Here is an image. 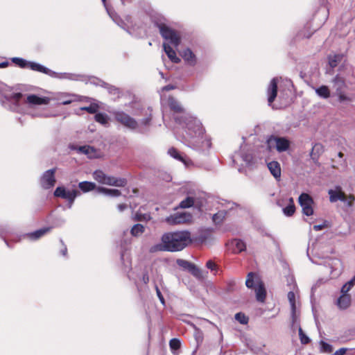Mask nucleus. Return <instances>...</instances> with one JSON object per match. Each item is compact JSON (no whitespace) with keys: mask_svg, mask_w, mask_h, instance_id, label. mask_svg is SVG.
<instances>
[{"mask_svg":"<svg viewBox=\"0 0 355 355\" xmlns=\"http://www.w3.org/2000/svg\"><path fill=\"white\" fill-rule=\"evenodd\" d=\"M158 28L162 37L171 45L178 47L180 43V37L174 30L165 24H158Z\"/></svg>","mask_w":355,"mask_h":355,"instance_id":"0eeeda50","label":"nucleus"},{"mask_svg":"<svg viewBox=\"0 0 355 355\" xmlns=\"http://www.w3.org/2000/svg\"><path fill=\"white\" fill-rule=\"evenodd\" d=\"M12 62L15 64L18 65L19 67H20L21 68H29L33 71H39L47 74L51 77L58 78L60 79H69L73 80H78V76L76 74L69 73H58L39 63L27 61L21 58H12Z\"/></svg>","mask_w":355,"mask_h":355,"instance_id":"7ed1b4c3","label":"nucleus"},{"mask_svg":"<svg viewBox=\"0 0 355 355\" xmlns=\"http://www.w3.org/2000/svg\"><path fill=\"white\" fill-rule=\"evenodd\" d=\"M155 289L156 291V294H157V297L159 298L160 302L163 304V305H165V300L164 298V296L162 295L159 288H158V286L157 284L155 285Z\"/></svg>","mask_w":355,"mask_h":355,"instance_id":"5fc2aeb1","label":"nucleus"},{"mask_svg":"<svg viewBox=\"0 0 355 355\" xmlns=\"http://www.w3.org/2000/svg\"><path fill=\"white\" fill-rule=\"evenodd\" d=\"M267 143L270 148L275 146L279 153L286 151L291 144L290 141L287 138L273 135L268 138Z\"/></svg>","mask_w":355,"mask_h":355,"instance_id":"1a4fd4ad","label":"nucleus"},{"mask_svg":"<svg viewBox=\"0 0 355 355\" xmlns=\"http://www.w3.org/2000/svg\"><path fill=\"white\" fill-rule=\"evenodd\" d=\"M126 183L127 181L124 178H116L107 175H105V178L103 182L104 184L115 187H125Z\"/></svg>","mask_w":355,"mask_h":355,"instance_id":"b1692460","label":"nucleus"},{"mask_svg":"<svg viewBox=\"0 0 355 355\" xmlns=\"http://www.w3.org/2000/svg\"><path fill=\"white\" fill-rule=\"evenodd\" d=\"M277 83H278V78H274L271 80L268 89H267V94H268V101L269 105H270L275 99L277 94Z\"/></svg>","mask_w":355,"mask_h":355,"instance_id":"a211bd4d","label":"nucleus"},{"mask_svg":"<svg viewBox=\"0 0 355 355\" xmlns=\"http://www.w3.org/2000/svg\"><path fill=\"white\" fill-rule=\"evenodd\" d=\"M115 119L131 130H136L139 128L138 121L123 112H116L114 113Z\"/></svg>","mask_w":355,"mask_h":355,"instance_id":"6e6552de","label":"nucleus"},{"mask_svg":"<svg viewBox=\"0 0 355 355\" xmlns=\"http://www.w3.org/2000/svg\"><path fill=\"white\" fill-rule=\"evenodd\" d=\"M74 149L82 154L87 155L89 158L93 157L95 152L94 148L90 146H78L77 148H74Z\"/></svg>","mask_w":355,"mask_h":355,"instance_id":"473e14b6","label":"nucleus"},{"mask_svg":"<svg viewBox=\"0 0 355 355\" xmlns=\"http://www.w3.org/2000/svg\"><path fill=\"white\" fill-rule=\"evenodd\" d=\"M255 275L253 272H249L247 276V279L245 281V285L248 288H252L254 287V277Z\"/></svg>","mask_w":355,"mask_h":355,"instance_id":"3c124183","label":"nucleus"},{"mask_svg":"<svg viewBox=\"0 0 355 355\" xmlns=\"http://www.w3.org/2000/svg\"><path fill=\"white\" fill-rule=\"evenodd\" d=\"M355 284V275L341 288L342 293H347Z\"/></svg>","mask_w":355,"mask_h":355,"instance_id":"49530a36","label":"nucleus"},{"mask_svg":"<svg viewBox=\"0 0 355 355\" xmlns=\"http://www.w3.org/2000/svg\"><path fill=\"white\" fill-rule=\"evenodd\" d=\"M144 117L139 121V128L137 131L139 133L144 134L148 132L149 127L152 121V110L148 108L144 114Z\"/></svg>","mask_w":355,"mask_h":355,"instance_id":"2eb2a0df","label":"nucleus"},{"mask_svg":"<svg viewBox=\"0 0 355 355\" xmlns=\"http://www.w3.org/2000/svg\"><path fill=\"white\" fill-rule=\"evenodd\" d=\"M256 299L258 302H263L266 297V291L264 285L261 283L259 284L255 288Z\"/></svg>","mask_w":355,"mask_h":355,"instance_id":"7c9ffc66","label":"nucleus"},{"mask_svg":"<svg viewBox=\"0 0 355 355\" xmlns=\"http://www.w3.org/2000/svg\"><path fill=\"white\" fill-rule=\"evenodd\" d=\"M320 352L323 353H331L333 351V347L329 343L321 340L320 343Z\"/></svg>","mask_w":355,"mask_h":355,"instance_id":"09e8293b","label":"nucleus"},{"mask_svg":"<svg viewBox=\"0 0 355 355\" xmlns=\"http://www.w3.org/2000/svg\"><path fill=\"white\" fill-rule=\"evenodd\" d=\"M168 153L173 158L182 162L186 166H188L191 163V161L186 155L180 153L175 148H169Z\"/></svg>","mask_w":355,"mask_h":355,"instance_id":"aec40b11","label":"nucleus"},{"mask_svg":"<svg viewBox=\"0 0 355 355\" xmlns=\"http://www.w3.org/2000/svg\"><path fill=\"white\" fill-rule=\"evenodd\" d=\"M75 95H72L67 93H61L58 95L56 99L59 101L60 104L62 105H69L75 101Z\"/></svg>","mask_w":355,"mask_h":355,"instance_id":"cd10ccee","label":"nucleus"},{"mask_svg":"<svg viewBox=\"0 0 355 355\" xmlns=\"http://www.w3.org/2000/svg\"><path fill=\"white\" fill-rule=\"evenodd\" d=\"M98 191L100 193H103L105 195L110 196H119L121 194V192L118 189H106L103 187H99L98 189Z\"/></svg>","mask_w":355,"mask_h":355,"instance_id":"4c0bfd02","label":"nucleus"},{"mask_svg":"<svg viewBox=\"0 0 355 355\" xmlns=\"http://www.w3.org/2000/svg\"><path fill=\"white\" fill-rule=\"evenodd\" d=\"M351 297L347 293H343L337 300V304L341 309H345L350 305Z\"/></svg>","mask_w":355,"mask_h":355,"instance_id":"c85d7f7f","label":"nucleus"},{"mask_svg":"<svg viewBox=\"0 0 355 355\" xmlns=\"http://www.w3.org/2000/svg\"><path fill=\"white\" fill-rule=\"evenodd\" d=\"M295 211V207L292 198H290V204L283 209V213L286 216H291Z\"/></svg>","mask_w":355,"mask_h":355,"instance_id":"ea45409f","label":"nucleus"},{"mask_svg":"<svg viewBox=\"0 0 355 355\" xmlns=\"http://www.w3.org/2000/svg\"><path fill=\"white\" fill-rule=\"evenodd\" d=\"M336 94L340 103H350L353 101V98L346 95L343 91L338 92Z\"/></svg>","mask_w":355,"mask_h":355,"instance_id":"79ce46f5","label":"nucleus"},{"mask_svg":"<svg viewBox=\"0 0 355 355\" xmlns=\"http://www.w3.org/2000/svg\"><path fill=\"white\" fill-rule=\"evenodd\" d=\"M81 109L83 110L88 112L89 113L94 114L97 112L98 106H96V105H90L89 106L84 107H82Z\"/></svg>","mask_w":355,"mask_h":355,"instance_id":"864d4df0","label":"nucleus"},{"mask_svg":"<svg viewBox=\"0 0 355 355\" xmlns=\"http://www.w3.org/2000/svg\"><path fill=\"white\" fill-rule=\"evenodd\" d=\"M56 168H51L43 173L40 179V184L44 189H50L53 188L56 182L55 173Z\"/></svg>","mask_w":355,"mask_h":355,"instance_id":"9d476101","label":"nucleus"},{"mask_svg":"<svg viewBox=\"0 0 355 355\" xmlns=\"http://www.w3.org/2000/svg\"><path fill=\"white\" fill-rule=\"evenodd\" d=\"M53 195L55 197L61 198L67 200L72 198H77L80 195V192L76 189L67 190L64 187H58L54 191Z\"/></svg>","mask_w":355,"mask_h":355,"instance_id":"4468645a","label":"nucleus"},{"mask_svg":"<svg viewBox=\"0 0 355 355\" xmlns=\"http://www.w3.org/2000/svg\"><path fill=\"white\" fill-rule=\"evenodd\" d=\"M94 119L96 121L103 125H106L108 123L109 117L105 113L99 112L96 114Z\"/></svg>","mask_w":355,"mask_h":355,"instance_id":"58836bf2","label":"nucleus"},{"mask_svg":"<svg viewBox=\"0 0 355 355\" xmlns=\"http://www.w3.org/2000/svg\"><path fill=\"white\" fill-rule=\"evenodd\" d=\"M175 88H176V87L173 85H168L163 87L162 88V91H170V90L174 89Z\"/></svg>","mask_w":355,"mask_h":355,"instance_id":"bf43d9fd","label":"nucleus"},{"mask_svg":"<svg viewBox=\"0 0 355 355\" xmlns=\"http://www.w3.org/2000/svg\"><path fill=\"white\" fill-rule=\"evenodd\" d=\"M321 149H322V146L320 144H316L313 146L311 152L310 153V156L314 162L318 160V157H319V153H320V151Z\"/></svg>","mask_w":355,"mask_h":355,"instance_id":"a19ab883","label":"nucleus"},{"mask_svg":"<svg viewBox=\"0 0 355 355\" xmlns=\"http://www.w3.org/2000/svg\"><path fill=\"white\" fill-rule=\"evenodd\" d=\"M328 193L331 202H336L338 200H340L348 207H352L355 200V197L353 195L347 196L340 187H337L335 189H329Z\"/></svg>","mask_w":355,"mask_h":355,"instance_id":"423d86ee","label":"nucleus"},{"mask_svg":"<svg viewBox=\"0 0 355 355\" xmlns=\"http://www.w3.org/2000/svg\"><path fill=\"white\" fill-rule=\"evenodd\" d=\"M176 263L184 270H188L192 275L197 278L202 277V272L193 263L182 259H178Z\"/></svg>","mask_w":355,"mask_h":355,"instance_id":"ddd939ff","label":"nucleus"},{"mask_svg":"<svg viewBox=\"0 0 355 355\" xmlns=\"http://www.w3.org/2000/svg\"><path fill=\"white\" fill-rule=\"evenodd\" d=\"M180 55L187 65L194 67L197 64V57L189 48L184 49Z\"/></svg>","mask_w":355,"mask_h":355,"instance_id":"f3484780","label":"nucleus"},{"mask_svg":"<svg viewBox=\"0 0 355 355\" xmlns=\"http://www.w3.org/2000/svg\"><path fill=\"white\" fill-rule=\"evenodd\" d=\"M21 93H15L10 87L0 83V103L5 108L12 112H21Z\"/></svg>","mask_w":355,"mask_h":355,"instance_id":"20e7f679","label":"nucleus"},{"mask_svg":"<svg viewBox=\"0 0 355 355\" xmlns=\"http://www.w3.org/2000/svg\"><path fill=\"white\" fill-rule=\"evenodd\" d=\"M234 318L242 324H246L248 322V318L241 312L236 313Z\"/></svg>","mask_w":355,"mask_h":355,"instance_id":"8fccbe9b","label":"nucleus"},{"mask_svg":"<svg viewBox=\"0 0 355 355\" xmlns=\"http://www.w3.org/2000/svg\"><path fill=\"white\" fill-rule=\"evenodd\" d=\"M295 325H296V327H299V336H300L301 343L302 344L309 343L310 342L309 338L304 334L302 328L298 325L297 322H295V324L294 325L292 324L293 327H295Z\"/></svg>","mask_w":355,"mask_h":355,"instance_id":"a18cd8bd","label":"nucleus"},{"mask_svg":"<svg viewBox=\"0 0 355 355\" xmlns=\"http://www.w3.org/2000/svg\"><path fill=\"white\" fill-rule=\"evenodd\" d=\"M347 349V348H340L335 352L334 355H344Z\"/></svg>","mask_w":355,"mask_h":355,"instance_id":"4d7b16f0","label":"nucleus"},{"mask_svg":"<svg viewBox=\"0 0 355 355\" xmlns=\"http://www.w3.org/2000/svg\"><path fill=\"white\" fill-rule=\"evenodd\" d=\"M227 205V209L219 210L217 213L213 215L212 220L215 224L222 223L228 211L233 209L234 203L228 202Z\"/></svg>","mask_w":355,"mask_h":355,"instance_id":"4be33fe9","label":"nucleus"},{"mask_svg":"<svg viewBox=\"0 0 355 355\" xmlns=\"http://www.w3.org/2000/svg\"><path fill=\"white\" fill-rule=\"evenodd\" d=\"M26 102L31 105H47L49 103L48 97H40L35 94L28 95Z\"/></svg>","mask_w":355,"mask_h":355,"instance_id":"412c9836","label":"nucleus"},{"mask_svg":"<svg viewBox=\"0 0 355 355\" xmlns=\"http://www.w3.org/2000/svg\"><path fill=\"white\" fill-rule=\"evenodd\" d=\"M160 243L152 245L149 252H178L182 250L191 243V233L187 230L164 233L161 237Z\"/></svg>","mask_w":355,"mask_h":355,"instance_id":"f03ea898","label":"nucleus"},{"mask_svg":"<svg viewBox=\"0 0 355 355\" xmlns=\"http://www.w3.org/2000/svg\"><path fill=\"white\" fill-rule=\"evenodd\" d=\"M76 198H72L71 199L67 200V202H68L67 206L69 209L71 208Z\"/></svg>","mask_w":355,"mask_h":355,"instance_id":"69168bd1","label":"nucleus"},{"mask_svg":"<svg viewBox=\"0 0 355 355\" xmlns=\"http://www.w3.org/2000/svg\"><path fill=\"white\" fill-rule=\"evenodd\" d=\"M288 300L289 301L291 309V318L293 322V325L297 322L298 320L297 313H296V304H295V295L294 292L290 291L288 293Z\"/></svg>","mask_w":355,"mask_h":355,"instance_id":"5701e85b","label":"nucleus"},{"mask_svg":"<svg viewBox=\"0 0 355 355\" xmlns=\"http://www.w3.org/2000/svg\"><path fill=\"white\" fill-rule=\"evenodd\" d=\"M334 86L336 89V93L343 90L345 87V80L343 78L337 75L333 80Z\"/></svg>","mask_w":355,"mask_h":355,"instance_id":"e433bc0d","label":"nucleus"},{"mask_svg":"<svg viewBox=\"0 0 355 355\" xmlns=\"http://www.w3.org/2000/svg\"><path fill=\"white\" fill-rule=\"evenodd\" d=\"M79 189L84 193L91 191L96 187V184L94 182L84 181L78 184Z\"/></svg>","mask_w":355,"mask_h":355,"instance_id":"f704fd0d","label":"nucleus"},{"mask_svg":"<svg viewBox=\"0 0 355 355\" xmlns=\"http://www.w3.org/2000/svg\"><path fill=\"white\" fill-rule=\"evenodd\" d=\"M101 85L106 88L110 94L119 96L120 93L119 89L116 87L110 85L105 82H102Z\"/></svg>","mask_w":355,"mask_h":355,"instance_id":"c03bdc74","label":"nucleus"},{"mask_svg":"<svg viewBox=\"0 0 355 355\" xmlns=\"http://www.w3.org/2000/svg\"><path fill=\"white\" fill-rule=\"evenodd\" d=\"M167 105L173 113V119L181 129L179 137L181 141L188 147L200 153H206L211 147L210 139L200 121L187 112L182 103L175 97L169 96Z\"/></svg>","mask_w":355,"mask_h":355,"instance_id":"f257e3e1","label":"nucleus"},{"mask_svg":"<svg viewBox=\"0 0 355 355\" xmlns=\"http://www.w3.org/2000/svg\"><path fill=\"white\" fill-rule=\"evenodd\" d=\"M299 203L302 207V213L307 216H311L313 214V200L307 193H303L299 196Z\"/></svg>","mask_w":355,"mask_h":355,"instance_id":"f8f14e48","label":"nucleus"},{"mask_svg":"<svg viewBox=\"0 0 355 355\" xmlns=\"http://www.w3.org/2000/svg\"><path fill=\"white\" fill-rule=\"evenodd\" d=\"M325 266L331 269V273L337 276L341 272V262L338 259H329L325 261Z\"/></svg>","mask_w":355,"mask_h":355,"instance_id":"6ab92c4d","label":"nucleus"},{"mask_svg":"<svg viewBox=\"0 0 355 355\" xmlns=\"http://www.w3.org/2000/svg\"><path fill=\"white\" fill-rule=\"evenodd\" d=\"M316 94L324 99L328 98L330 96V90L327 86L322 85L315 89Z\"/></svg>","mask_w":355,"mask_h":355,"instance_id":"2f4dec72","label":"nucleus"},{"mask_svg":"<svg viewBox=\"0 0 355 355\" xmlns=\"http://www.w3.org/2000/svg\"><path fill=\"white\" fill-rule=\"evenodd\" d=\"M51 227H44L33 232L28 234L27 237L32 241H35L45 235L46 233L50 232Z\"/></svg>","mask_w":355,"mask_h":355,"instance_id":"bb28decb","label":"nucleus"},{"mask_svg":"<svg viewBox=\"0 0 355 355\" xmlns=\"http://www.w3.org/2000/svg\"><path fill=\"white\" fill-rule=\"evenodd\" d=\"M343 58L342 54H334L328 56L329 64L331 68L336 67Z\"/></svg>","mask_w":355,"mask_h":355,"instance_id":"72a5a7b5","label":"nucleus"},{"mask_svg":"<svg viewBox=\"0 0 355 355\" xmlns=\"http://www.w3.org/2000/svg\"><path fill=\"white\" fill-rule=\"evenodd\" d=\"M206 266L207 267V268L210 269L211 271H217V270H218V266L211 260H209L207 262Z\"/></svg>","mask_w":355,"mask_h":355,"instance_id":"6e6d98bb","label":"nucleus"},{"mask_svg":"<svg viewBox=\"0 0 355 355\" xmlns=\"http://www.w3.org/2000/svg\"><path fill=\"white\" fill-rule=\"evenodd\" d=\"M127 24L128 25V24H132V21H131V17L129 16V15H127L125 18V20H124Z\"/></svg>","mask_w":355,"mask_h":355,"instance_id":"338daca9","label":"nucleus"},{"mask_svg":"<svg viewBox=\"0 0 355 355\" xmlns=\"http://www.w3.org/2000/svg\"><path fill=\"white\" fill-rule=\"evenodd\" d=\"M105 7V9L109 15V16L112 18V19L121 28L128 31V29L129 26L127 23L114 12L112 9L110 8L106 4V0H101Z\"/></svg>","mask_w":355,"mask_h":355,"instance_id":"dca6fc26","label":"nucleus"},{"mask_svg":"<svg viewBox=\"0 0 355 355\" xmlns=\"http://www.w3.org/2000/svg\"><path fill=\"white\" fill-rule=\"evenodd\" d=\"M232 161L239 167H253L257 162V157L251 146L243 144L239 150L233 155ZM239 171L241 172V168H239Z\"/></svg>","mask_w":355,"mask_h":355,"instance_id":"39448f33","label":"nucleus"},{"mask_svg":"<svg viewBox=\"0 0 355 355\" xmlns=\"http://www.w3.org/2000/svg\"><path fill=\"white\" fill-rule=\"evenodd\" d=\"M325 226H326V225L324 223V224H321V225H315L313 227V228L315 231H320V230H322Z\"/></svg>","mask_w":355,"mask_h":355,"instance_id":"680f3d73","label":"nucleus"},{"mask_svg":"<svg viewBox=\"0 0 355 355\" xmlns=\"http://www.w3.org/2000/svg\"><path fill=\"white\" fill-rule=\"evenodd\" d=\"M93 177L95 180L98 182L99 183L103 184L105 178V174L102 171H96L93 173Z\"/></svg>","mask_w":355,"mask_h":355,"instance_id":"de8ad7c7","label":"nucleus"},{"mask_svg":"<svg viewBox=\"0 0 355 355\" xmlns=\"http://www.w3.org/2000/svg\"><path fill=\"white\" fill-rule=\"evenodd\" d=\"M141 281L145 284H147L149 282V276L148 272H144L142 275Z\"/></svg>","mask_w":355,"mask_h":355,"instance_id":"13d9d810","label":"nucleus"},{"mask_svg":"<svg viewBox=\"0 0 355 355\" xmlns=\"http://www.w3.org/2000/svg\"><path fill=\"white\" fill-rule=\"evenodd\" d=\"M163 48L168 58L173 62L178 63L180 62V59L176 55L175 50L170 46L169 44L164 43Z\"/></svg>","mask_w":355,"mask_h":355,"instance_id":"a878e982","label":"nucleus"},{"mask_svg":"<svg viewBox=\"0 0 355 355\" xmlns=\"http://www.w3.org/2000/svg\"><path fill=\"white\" fill-rule=\"evenodd\" d=\"M60 242L63 245V248L60 250V253L62 256H66L67 252V247L64 245L63 241L62 239L60 240Z\"/></svg>","mask_w":355,"mask_h":355,"instance_id":"0e129e2a","label":"nucleus"},{"mask_svg":"<svg viewBox=\"0 0 355 355\" xmlns=\"http://www.w3.org/2000/svg\"><path fill=\"white\" fill-rule=\"evenodd\" d=\"M194 204V198L193 197L188 196L184 200L180 202V207L182 209L189 208Z\"/></svg>","mask_w":355,"mask_h":355,"instance_id":"37998d69","label":"nucleus"},{"mask_svg":"<svg viewBox=\"0 0 355 355\" xmlns=\"http://www.w3.org/2000/svg\"><path fill=\"white\" fill-rule=\"evenodd\" d=\"M8 62H0V68H5L8 66Z\"/></svg>","mask_w":355,"mask_h":355,"instance_id":"774afa93","label":"nucleus"},{"mask_svg":"<svg viewBox=\"0 0 355 355\" xmlns=\"http://www.w3.org/2000/svg\"><path fill=\"white\" fill-rule=\"evenodd\" d=\"M145 228L143 225L137 223L134 225L131 230L130 234L132 236L138 237L140 236L144 232Z\"/></svg>","mask_w":355,"mask_h":355,"instance_id":"c9c22d12","label":"nucleus"},{"mask_svg":"<svg viewBox=\"0 0 355 355\" xmlns=\"http://www.w3.org/2000/svg\"><path fill=\"white\" fill-rule=\"evenodd\" d=\"M180 341L178 338H172L169 342V346L171 349L176 350L180 347Z\"/></svg>","mask_w":355,"mask_h":355,"instance_id":"603ef678","label":"nucleus"},{"mask_svg":"<svg viewBox=\"0 0 355 355\" xmlns=\"http://www.w3.org/2000/svg\"><path fill=\"white\" fill-rule=\"evenodd\" d=\"M192 215L187 211L177 212L166 217L165 221L171 225L186 223L191 221Z\"/></svg>","mask_w":355,"mask_h":355,"instance_id":"9b49d317","label":"nucleus"},{"mask_svg":"<svg viewBox=\"0 0 355 355\" xmlns=\"http://www.w3.org/2000/svg\"><path fill=\"white\" fill-rule=\"evenodd\" d=\"M148 218H149V216L136 214V220H146Z\"/></svg>","mask_w":355,"mask_h":355,"instance_id":"052dcab7","label":"nucleus"},{"mask_svg":"<svg viewBox=\"0 0 355 355\" xmlns=\"http://www.w3.org/2000/svg\"><path fill=\"white\" fill-rule=\"evenodd\" d=\"M231 244L234 248L233 251L234 253H241L246 249V244L241 239H235L232 241Z\"/></svg>","mask_w":355,"mask_h":355,"instance_id":"c756f323","label":"nucleus"},{"mask_svg":"<svg viewBox=\"0 0 355 355\" xmlns=\"http://www.w3.org/2000/svg\"><path fill=\"white\" fill-rule=\"evenodd\" d=\"M268 168L270 173L276 180H279L281 177V167L278 162L272 161L268 163Z\"/></svg>","mask_w":355,"mask_h":355,"instance_id":"393cba45","label":"nucleus"},{"mask_svg":"<svg viewBox=\"0 0 355 355\" xmlns=\"http://www.w3.org/2000/svg\"><path fill=\"white\" fill-rule=\"evenodd\" d=\"M128 206L126 204H119L117 206V209L120 212L123 211L125 209H127Z\"/></svg>","mask_w":355,"mask_h":355,"instance_id":"e2e57ef3","label":"nucleus"}]
</instances>
